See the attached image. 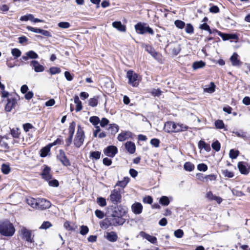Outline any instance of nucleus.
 <instances>
[{"mask_svg": "<svg viewBox=\"0 0 250 250\" xmlns=\"http://www.w3.org/2000/svg\"><path fill=\"white\" fill-rule=\"evenodd\" d=\"M58 26L61 28L67 29L70 27V24L68 22L62 21L58 23Z\"/></svg>", "mask_w": 250, "mask_h": 250, "instance_id": "obj_49", "label": "nucleus"}, {"mask_svg": "<svg viewBox=\"0 0 250 250\" xmlns=\"http://www.w3.org/2000/svg\"><path fill=\"white\" fill-rule=\"evenodd\" d=\"M15 232L12 223L8 220L0 221V233L4 236H12Z\"/></svg>", "mask_w": 250, "mask_h": 250, "instance_id": "obj_1", "label": "nucleus"}, {"mask_svg": "<svg viewBox=\"0 0 250 250\" xmlns=\"http://www.w3.org/2000/svg\"><path fill=\"white\" fill-rule=\"evenodd\" d=\"M19 233L22 235V238L26 241L32 243L33 241V236L32 235V230H29L24 227H22L19 230Z\"/></svg>", "mask_w": 250, "mask_h": 250, "instance_id": "obj_6", "label": "nucleus"}, {"mask_svg": "<svg viewBox=\"0 0 250 250\" xmlns=\"http://www.w3.org/2000/svg\"><path fill=\"white\" fill-rule=\"evenodd\" d=\"M51 168L47 166H45L42 171L41 173L42 177L46 181H49L52 178L50 174Z\"/></svg>", "mask_w": 250, "mask_h": 250, "instance_id": "obj_16", "label": "nucleus"}, {"mask_svg": "<svg viewBox=\"0 0 250 250\" xmlns=\"http://www.w3.org/2000/svg\"><path fill=\"white\" fill-rule=\"evenodd\" d=\"M57 158L63 166L68 167L71 165L70 162L62 150L61 149L59 150V153L57 155Z\"/></svg>", "mask_w": 250, "mask_h": 250, "instance_id": "obj_11", "label": "nucleus"}, {"mask_svg": "<svg viewBox=\"0 0 250 250\" xmlns=\"http://www.w3.org/2000/svg\"><path fill=\"white\" fill-rule=\"evenodd\" d=\"M181 50L180 45H178L171 49V52L173 55H177L180 52Z\"/></svg>", "mask_w": 250, "mask_h": 250, "instance_id": "obj_56", "label": "nucleus"}, {"mask_svg": "<svg viewBox=\"0 0 250 250\" xmlns=\"http://www.w3.org/2000/svg\"><path fill=\"white\" fill-rule=\"evenodd\" d=\"M112 26L120 32H125L126 26L123 25L120 21H116L112 22Z\"/></svg>", "mask_w": 250, "mask_h": 250, "instance_id": "obj_23", "label": "nucleus"}, {"mask_svg": "<svg viewBox=\"0 0 250 250\" xmlns=\"http://www.w3.org/2000/svg\"><path fill=\"white\" fill-rule=\"evenodd\" d=\"M101 152L98 151H92L90 152V157L95 160H98L100 158Z\"/></svg>", "mask_w": 250, "mask_h": 250, "instance_id": "obj_44", "label": "nucleus"}, {"mask_svg": "<svg viewBox=\"0 0 250 250\" xmlns=\"http://www.w3.org/2000/svg\"><path fill=\"white\" fill-rule=\"evenodd\" d=\"M125 146L126 149L130 154H133L135 152L136 146L134 143L131 141H127L125 143Z\"/></svg>", "mask_w": 250, "mask_h": 250, "instance_id": "obj_22", "label": "nucleus"}, {"mask_svg": "<svg viewBox=\"0 0 250 250\" xmlns=\"http://www.w3.org/2000/svg\"><path fill=\"white\" fill-rule=\"evenodd\" d=\"M159 202L163 206H166L169 205L170 201L167 196H163L160 198Z\"/></svg>", "mask_w": 250, "mask_h": 250, "instance_id": "obj_35", "label": "nucleus"}, {"mask_svg": "<svg viewBox=\"0 0 250 250\" xmlns=\"http://www.w3.org/2000/svg\"><path fill=\"white\" fill-rule=\"evenodd\" d=\"M11 54L16 59L21 55V52L18 48H13L11 50Z\"/></svg>", "mask_w": 250, "mask_h": 250, "instance_id": "obj_46", "label": "nucleus"}, {"mask_svg": "<svg viewBox=\"0 0 250 250\" xmlns=\"http://www.w3.org/2000/svg\"><path fill=\"white\" fill-rule=\"evenodd\" d=\"M213 32L216 33L224 41H227L229 40H237L238 38V36L235 34L224 33L216 29L213 30Z\"/></svg>", "mask_w": 250, "mask_h": 250, "instance_id": "obj_10", "label": "nucleus"}, {"mask_svg": "<svg viewBox=\"0 0 250 250\" xmlns=\"http://www.w3.org/2000/svg\"><path fill=\"white\" fill-rule=\"evenodd\" d=\"M150 144L154 146L157 147L159 146L160 141L158 139H152L150 140Z\"/></svg>", "mask_w": 250, "mask_h": 250, "instance_id": "obj_64", "label": "nucleus"}, {"mask_svg": "<svg viewBox=\"0 0 250 250\" xmlns=\"http://www.w3.org/2000/svg\"><path fill=\"white\" fill-rule=\"evenodd\" d=\"M222 171V174L226 177L232 178L234 176L233 172L228 169L223 170Z\"/></svg>", "mask_w": 250, "mask_h": 250, "instance_id": "obj_47", "label": "nucleus"}, {"mask_svg": "<svg viewBox=\"0 0 250 250\" xmlns=\"http://www.w3.org/2000/svg\"><path fill=\"white\" fill-rule=\"evenodd\" d=\"M215 85L214 83L211 82L210 83V85L208 87H207L204 89L205 91L208 93H213L215 89Z\"/></svg>", "mask_w": 250, "mask_h": 250, "instance_id": "obj_38", "label": "nucleus"}, {"mask_svg": "<svg viewBox=\"0 0 250 250\" xmlns=\"http://www.w3.org/2000/svg\"><path fill=\"white\" fill-rule=\"evenodd\" d=\"M51 75H55L61 73V69L57 67H51L49 69Z\"/></svg>", "mask_w": 250, "mask_h": 250, "instance_id": "obj_42", "label": "nucleus"}, {"mask_svg": "<svg viewBox=\"0 0 250 250\" xmlns=\"http://www.w3.org/2000/svg\"><path fill=\"white\" fill-rule=\"evenodd\" d=\"M126 77L128 79L129 84L134 87H136L138 85V83L137 82L138 75L133 71L128 70L126 73Z\"/></svg>", "mask_w": 250, "mask_h": 250, "instance_id": "obj_7", "label": "nucleus"}, {"mask_svg": "<svg viewBox=\"0 0 250 250\" xmlns=\"http://www.w3.org/2000/svg\"><path fill=\"white\" fill-rule=\"evenodd\" d=\"M1 170L3 174H7L10 171V167L9 165L3 164L1 165Z\"/></svg>", "mask_w": 250, "mask_h": 250, "instance_id": "obj_40", "label": "nucleus"}, {"mask_svg": "<svg viewBox=\"0 0 250 250\" xmlns=\"http://www.w3.org/2000/svg\"><path fill=\"white\" fill-rule=\"evenodd\" d=\"M89 231V229L86 226H82L81 227L80 234L83 235H86Z\"/></svg>", "mask_w": 250, "mask_h": 250, "instance_id": "obj_57", "label": "nucleus"}, {"mask_svg": "<svg viewBox=\"0 0 250 250\" xmlns=\"http://www.w3.org/2000/svg\"><path fill=\"white\" fill-rule=\"evenodd\" d=\"M129 178L128 177H125L124 178V179L122 181H119L116 184L115 186H119L121 188H125L126 187L127 184L129 181Z\"/></svg>", "mask_w": 250, "mask_h": 250, "instance_id": "obj_27", "label": "nucleus"}, {"mask_svg": "<svg viewBox=\"0 0 250 250\" xmlns=\"http://www.w3.org/2000/svg\"><path fill=\"white\" fill-rule=\"evenodd\" d=\"M26 28L28 29V30L30 31L31 32L36 33H40L42 31V29L38 28H34L30 26H27Z\"/></svg>", "mask_w": 250, "mask_h": 250, "instance_id": "obj_59", "label": "nucleus"}, {"mask_svg": "<svg viewBox=\"0 0 250 250\" xmlns=\"http://www.w3.org/2000/svg\"><path fill=\"white\" fill-rule=\"evenodd\" d=\"M26 55L28 56L29 59H37L39 57L38 55L34 51L30 50L26 52Z\"/></svg>", "mask_w": 250, "mask_h": 250, "instance_id": "obj_41", "label": "nucleus"}, {"mask_svg": "<svg viewBox=\"0 0 250 250\" xmlns=\"http://www.w3.org/2000/svg\"><path fill=\"white\" fill-rule=\"evenodd\" d=\"M51 146L49 145L41 150L40 156L41 157H46L50 151Z\"/></svg>", "mask_w": 250, "mask_h": 250, "instance_id": "obj_31", "label": "nucleus"}, {"mask_svg": "<svg viewBox=\"0 0 250 250\" xmlns=\"http://www.w3.org/2000/svg\"><path fill=\"white\" fill-rule=\"evenodd\" d=\"M174 23L175 26L179 29H183L185 26V22L181 20H176Z\"/></svg>", "mask_w": 250, "mask_h": 250, "instance_id": "obj_52", "label": "nucleus"}, {"mask_svg": "<svg viewBox=\"0 0 250 250\" xmlns=\"http://www.w3.org/2000/svg\"><path fill=\"white\" fill-rule=\"evenodd\" d=\"M105 221L109 226H117L123 225L125 222V219L123 218V216H119L111 214L110 216L106 218Z\"/></svg>", "mask_w": 250, "mask_h": 250, "instance_id": "obj_2", "label": "nucleus"}, {"mask_svg": "<svg viewBox=\"0 0 250 250\" xmlns=\"http://www.w3.org/2000/svg\"><path fill=\"white\" fill-rule=\"evenodd\" d=\"M186 32L188 34H192L193 33V27L190 23H188L185 28Z\"/></svg>", "mask_w": 250, "mask_h": 250, "instance_id": "obj_55", "label": "nucleus"}, {"mask_svg": "<svg viewBox=\"0 0 250 250\" xmlns=\"http://www.w3.org/2000/svg\"><path fill=\"white\" fill-rule=\"evenodd\" d=\"M184 169L188 171H191L194 168V165L189 162H186L184 165Z\"/></svg>", "mask_w": 250, "mask_h": 250, "instance_id": "obj_34", "label": "nucleus"}, {"mask_svg": "<svg viewBox=\"0 0 250 250\" xmlns=\"http://www.w3.org/2000/svg\"><path fill=\"white\" fill-rule=\"evenodd\" d=\"M111 210L112 215H116L124 216L126 213V208L120 205L112 206Z\"/></svg>", "mask_w": 250, "mask_h": 250, "instance_id": "obj_8", "label": "nucleus"}, {"mask_svg": "<svg viewBox=\"0 0 250 250\" xmlns=\"http://www.w3.org/2000/svg\"><path fill=\"white\" fill-rule=\"evenodd\" d=\"M239 171L242 174L247 175L250 171V166L245 162H239L237 165Z\"/></svg>", "mask_w": 250, "mask_h": 250, "instance_id": "obj_12", "label": "nucleus"}, {"mask_svg": "<svg viewBox=\"0 0 250 250\" xmlns=\"http://www.w3.org/2000/svg\"><path fill=\"white\" fill-rule=\"evenodd\" d=\"M74 100L75 103L76 104V111L77 112L81 111L83 108V106L82 102L80 100L79 97L78 96H75Z\"/></svg>", "mask_w": 250, "mask_h": 250, "instance_id": "obj_30", "label": "nucleus"}, {"mask_svg": "<svg viewBox=\"0 0 250 250\" xmlns=\"http://www.w3.org/2000/svg\"><path fill=\"white\" fill-rule=\"evenodd\" d=\"M197 169L199 171H206L208 169V166L204 163H201L198 165Z\"/></svg>", "mask_w": 250, "mask_h": 250, "instance_id": "obj_58", "label": "nucleus"}, {"mask_svg": "<svg viewBox=\"0 0 250 250\" xmlns=\"http://www.w3.org/2000/svg\"><path fill=\"white\" fill-rule=\"evenodd\" d=\"M85 138L84 132L80 125H78L76 134L73 142L75 146L79 148L83 144Z\"/></svg>", "mask_w": 250, "mask_h": 250, "instance_id": "obj_3", "label": "nucleus"}, {"mask_svg": "<svg viewBox=\"0 0 250 250\" xmlns=\"http://www.w3.org/2000/svg\"><path fill=\"white\" fill-rule=\"evenodd\" d=\"M131 209L134 214H139L142 212L143 206L140 203L136 202L132 205Z\"/></svg>", "mask_w": 250, "mask_h": 250, "instance_id": "obj_20", "label": "nucleus"}, {"mask_svg": "<svg viewBox=\"0 0 250 250\" xmlns=\"http://www.w3.org/2000/svg\"><path fill=\"white\" fill-rule=\"evenodd\" d=\"M232 133L236 135L237 137H240L241 138L244 139L246 138V133L243 131L242 130H240L239 131H233Z\"/></svg>", "mask_w": 250, "mask_h": 250, "instance_id": "obj_51", "label": "nucleus"}, {"mask_svg": "<svg viewBox=\"0 0 250 250\" xmlns=\"http://www.w3.org/2000/svg\"><path fill=\"white\" fill-rule=\"evenodd\" d=\"M48 181L49 185L51 187H57L59 185L58 181L56 179L50 180Z\"/></svg>", "mask_w": 250, "mask_h": 250, "instance_id": "obj_63", "label": "nucleus"}, {"mask_svg": "<svg viewBox=\"0 0 250 250\" xmlns=\"http://www.w3.org/2000/svg\"><path fill=\"white\" fill-rule=\"evenodd\" d=\"M176 129H177V124L171 121L165 123L164 127V130L168 133L176 132Z\"/></svg>", "mask_w": 250, "mask_h": 250, "instance_id": "obj_15", "label": "nucleus"}, {"mask_svg": "<svg viewBox=\"0 0 250 250\" xmlns=\"http://www.w3.org/2000/svg\"><path fill=\"white\" fill-rule=\"evenodd\" d=\"M52 226L51 224L48 221H44L42 223L41 227L39 228L40 229H46Z\"/></svg>", "mask_w": 250, "mask_h": 250, "instance_id": "obj_54", "label": "nucleus"}, {"mask_svg": "<svg viewBox=\"0 0 250 250\" xmlns=\"http://www.w3.org/2000/svg\"><path fill=\"white\" fill-rule=\"evenodd\" d=\"M108 130L112 134H115L119 130V126L116 124H110Z\"/></svg>", "mask_w": 250, "mask_h": 250, "instance_id": "obj_33", "label": "nucleus"}, {"mask_svg": "<svg viewBox=\"0 0 250 250\" xmlns=\"http://www.w3.org/2000/svg\"><path fill=\"white\" fill-rule=\"evenodd\" d=\"M215 126L217 128L222 129L224 127V124L222 120H218L215 122Z\"/></svg>", "mask_w": 250, "mask_h": 250, "instance_id": "obj_53", "label": "nucleus"}, {"mask_svg": "<svg viewBox=\"0 0 250 250\" xmlns=\"http://www.w3.org/2000/svg\"><path fill=\"white\" fill-rule=\"evenodd\" d=\"M145 23L138 22L135 25V29L137 33L140 34H144L147 32L151 35L154 34L153 30L149 27L146 26Z\"/></svg>", "mask_w": 250, "mask_h": 250, "instance_id": "obj_4", "label": "nucleus"}, {"mask_svg": "<svg viewBox=\"0 0 250 250\" xmlns=\"http://www.w3.org/2000/svg\"><path fill=\"white\" fill-rule=\"evenodd\" d=\"M145 50L148 53H149L153 57H154L155 58H156V57L158 56L157 52L150 45H146V47H145Z\"/></svg>", "mask_w": 250, "mask_h": 250, "instance_id": "obj_26", "label": "nucleus"}, {"mask_svg": "<svg viewBox=\"0 0 250 250\" xmlns=\"http://www.w3.org/2000/svg\"><path fill=\"white\" fill-rule=\"evenodd\" d=\"M205 65L206 63L202 61L195 62L192 64V68L194 70H196L199 68H203Z\"/></svg>", "mask_w": 250, "mask_h": 250, "instance_id": "obj_28", "label": "nucleus"}, {"mask_svg": "<svg viewBox=\"0 0 250 250\" xmlns=\"http://www.w3.org/2000/svg\"><path fill=\"white\" fill-rule=\"evenodd\" d=\"M11 134L15 138H18L19 137L20 133L19 132L18 129H11Z\"/></svg>", "mask_w": 250, "mask_h": 250, "instance_id": "obj_62", "label": "nucleus"}, {"mask_svg": "<svg viewBox=\"0 0 250 250\" xmlns=\"http://www.w3.org/2000/svg\"><path fill=\"white\" fill-rule=\"evenodd\" d=\"M140 235L152 244H156L157 243V239L155 236H151L144 231L140 232Z\"/></svg>", "mask_w": 250, "mask_h": 250, "instance_id": "obj_19", "label": "nucleus"}, {"mask_svg": "<svg viewBox=\"0 0 250 250\" xmlns=\"http://www.w3.org/2000/svg\"><path fill=\"white\" fill-rule=\"evenodd\" d=\"M108 200L115 205L121 203L122 200L121 189L118 188L112 190Z\"/></svg>", "mask_w": 250, "mask_h": 250, "instance_id": "obj_5", "label": "nucleus"}, {"mask_svg": "<svg viewBox=\"0 0 250 250\" xmlns=\"http://www.w3.org/2000/svg\"><path fill=\"white\" fill-rule=\"evenodd\" d=\"M239 154V151L238 150L231 149L229 151V156L232 159H236Z\"/></svg>", "mask_w": 250, "mask_h": 250, "instance_id": "obj_36", "label": "nucleus"}, {"mask_svg": "<svg viewBox=\"0 0 250 250\" xmlns=\"http://www.w3.org/2000/svg\"><path fill=\"white\" fill-rule=\"evenodd\" d=\"M95 214L96 217L99 219H103L104 216V212L99 209H96L95 211Z\"/></svg>", "mask_w": 250, "mask_h": 250, "instance_id": "obj_61", "label": "nucleus"}, {"mask_svg": "<svg viewBox=\"0 0 250 250\" xmlns=\"http://www.w3.org/2000/svg\"><path fill=\"white\" fill-rule=\"evenodd\" d=\"M89 122L92 124L93 125L96 126L100 123V118L96 116L90 117L89 118Z\"/></svg>", "mask_w": 250, "mask_h": 250, "instance_id": "obj_39", "label": "nucleus"}, {"mask_svg": "<svg viewBox=\"0 0 250 250\" xmlns=\"http://www.w3.org/2000/svg\"><path fill=\"white\" fill-rule=\"evenodd\" d=\"M104 153L110 157H114L118 152V149L114 146H109L104 149Z\"/></svg>", "mask_w": 250, "mask_h": 250, "instance_id": "obj_14", "label": "nucleus"}, {"mask_svg": "<svg viewBox=\"0 0 250 250\" xmlns=\"http://www.w3.org/2000/svg\"><path fill=\"white\" fill-rule=\"evenodd\" d=\"M27 203L33 208H37L38 199H36L31 197L27 199Z\"/></svg>", "mask_w": 250, "mask_h": 250, "instance_id": "obj_29", "label": "nucleus"}, {"mask_svg": "<svg viewBox=\"0 0 250 250\" xmlns=\"http://www.w3.org/2000/svg\"><path fill=\"white\" fill-rule=\"evenodd\" d=\"M7 104L5 106V110L6 112H10L17 104V99L15 97H11L7 99Z\"/></svg>", "mask_w": 250, "mask_h": 250, "instance_id": "obj_9", "label": "nucleus"}, {"mask_svg": "<svg viewBox=\"0 0 250 250\" xmlns=\"http://www.w3.org/2000/svg\"><path fill=\"white\" fill-rule=\"evenodd\" d=\"M50 206L51 203L49 201L44 198L38 199L37 208L43 210L48 208Z\"/></svg>", "mask_w": 250, "mask_h": 250, "instance_id": "obj_13", "label": "nucleus"}, {"mask_svg": "<svg viewBox=\"0 0 250 250\" xmlns=\"http://www.w3.org/2000/svg\"><path fill=\"white\" fill-rule=\"evenodd\" d=\"M30 65L33 66L35 71L36 72H42L44 70V66L40 64L37 61H32L30 62Z\"/></svg>", "mask_w": 250, "mask_h": 250, "instance_id": "obj_18", "label": "nucleus"}, {"mask_svg": "<svg viewBox=\"0 0 250 250\" xmlns=\"http://www.w3.org/2000/svg\"><path fill=\"white\" fill-rule=\"evenodd\" d=\"M211 146L212 148L216 151H219L221 147L220 143L218 141L216 140V141L212 143Z\"/></svg>", "mask_w": 250, "mask_h": 250, "instance_id": "obj_50", "label": "nucleus"}, {"mask_svg": "<svg viewBox=\"0 0 250 250\" xmlns=\"http://www.w3.org/2000/svg\"><path fill=\"white\" fill-rule=\"evenodd\" d=\"M131 133L129 131H125L120 133L117 137L119 141L123 142L130 137Z\"/></svg>", "mask_w": 250, "mask_h": 250, "instance_id": "obj_24", "label": "nucleus"}, {"mask_svg": "<svg viewBox=\"0 0 250 250\" xmlns=\"http://www.w3.org/2000/svg\"><path fill=\"white\" fill-rule=\"evenodd\" d=\"M200 28L202 30H204L206 31H208L210 34H212L214 32H212L209 26L206 23H204L200 25Z\"/></svg>", "mask_w": 250, "mask_h": 250, "instance_id": "obj_43", "label": "nucleus"}, {"mask_svg": "<svg viewBox=\"0 0 250 250\" xmlns=\"http://www.w3.org/2000/svg\"><path fill=\"white\" fill-rule=\"evenodd\" d=\"M188 128V126L183 124H177V129L176 132L185 131Z\"/></svg>", "mask_w": 250, "mask_h": 250, "instance_id": "obj_37", "label": "nucleus"}, {"mask_svg": "<svg viewBox=\"0 0 250 250\" xmlns=\"http://www.w3.org/2000/svg\"><path fill=\"white\" fill-rule=\"evenodd\" d=\"M174 236L178 238H181L184 235L183 231L181 229H178L174 231Z\"/></svg>", "mask_w": 250, "mask_h": 250, "instance_id": "obj_60", "label": "nucleus"}, {"mask_svg": "<svg viewBox=\"0 0 250 250\" xmlns=\"http://www.w3.org/2000/svg\"><path fill=\"white\" fill-rule=\"evenodd\" d=\"M238 55L237 53H233L230 58V61L231 64L233 66H240L242 64V62L238 59Z\"/></svg>", "mask_w": 250, "mask_h": 250, "instance_id": "obj_17", "label": "nucleus"}, {"mask_svg": "<svg viewBox=\"0 0 250 250\" xmlns=\"http://www.w3.org/2000/svg\"><path fill=\"white\" fill-rule=\"evenodd\" d=\"M198 147L200 149H204L207 151L210 150V147L209 144H207L205 141L200 140L198 143Z\"/></svg>", "mask_w": 250, "mask_h": 250, "instance_id": "obj_25", "label": "nucleus"}, {"mask_svg": "<svg viewBox=\"0 0 250 250\" xmlns=\"http://www.w3.org/2000/svg\"><path fill=\"white\" fill-rule=\"evenodd\" d=\"M76 126V123L75 122H72L70 123L69 126V135H74Z\"/></svg>", "mask_w": 250, "mask_h": 250, "instance_id": "obj_45", "label": "nucleus"}, {"mask_svg": "<svg viewBox=\"0 0 250 250\" xmlns=\"http://www.w3.org/2000/svg\"><path fill=\"white\" fill-rule=\"evenodd\" d=\"M97 202L101 207H104L106 205L105 199L102 197H100L97 198Z\"/></svg>", "mask_w": 250, "mask_h": 250, "instance_id": "obj_48", "label": "nucleus"}, {"mask_svg": "<svg viewBox=\"0 0 250 250\" xmlns=\"http://www.w3.org/2000/svg\"><path fill=\"white\" fill-rule=\"evenodd\" d=\"M106 239L111 242H115L118 239V235L115 231L107 232L105 235Z\"/></svg>", "mask_w": 250, "mask_h": 250, "instance_id": "obj_21", "label": "nucleus"}, {"mask_svg": "<svg viewBox=\"0 0 250 250\" xmlns=\"http://www.w3.org/2000/svg\"><path fill=\"white\" fill-rule=\"evenodd\" d=\"M98 96H94L88 100L89 105L92 107H95L98 104Z\"/></svg>", "mask_w": 250, "mask_h": 250, "instance_id": "obj_32", "label": "nucleus"}]
</instances>
